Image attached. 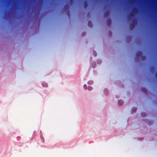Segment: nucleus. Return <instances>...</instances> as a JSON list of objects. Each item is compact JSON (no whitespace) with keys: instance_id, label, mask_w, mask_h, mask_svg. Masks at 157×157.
Returning a JSON list of instances; mask_svg holds the SVG:
<instances>
[{"instance_id":"nucleus-1","label":"nucleus","mask_w":157,"mask_h":157,"mask_svg":"<svg viewBox=\"0 0 157 157\" xmlns=\"http://www.w3.org/2000/svg\"><path fill=\"white\" fill-rule=\"evenodd\" d=\"M142 55V53L140 51L137 52L136 53V56L137 57H140Z\"/></svg>"},{"instance_id":"nucleus-2","label":"nucleus","mask_w":157,"mask_h":157,"mask_svg":"<svg viewBox=\"0 0 157 157\" xmlns=\"http://www.w3.org/2000/svg\"><path fill=\"white\" fill-rule=\"evenodd\" d=\"M109 11H106L105 12V13L104 15H105V17H107L109 15Z\"/></svg>"},{"instance_id":"nucleus-3","label":"nucleus","mask_w":157,"mask_h":157,"mask_svg":"<svg viewBox=\"0 0 157 157\" xmlns=\"http://www.w3.org/2000/svg\"><path fill=\"white\" fill-rule=\"evenodd\" d=\"M134 27V25L132 23H131L130 25V29H133V28Z\"/></svg>"},{"instance_id":"nucleus-4","label":"nucleus","mask_w":157,"mask_h":157,"mask_svg":"<svg viewBox=\"0 0 157 157\" xmlns=\"http://www.w3.org/2000/svg\"><path fill=\"white\" fill-rule=\"evenodd\" d=\"M69 8V5L68 4L64 6V8L65 10H68Z\"/></svg>"},{"instance_id":"nucleus-5","label":"nucleus","mask_w":157,"mask_h":157,"mask_svg":"<svg viewBox=\"0 0 157 157\" xmlns=\"http://www.w3.org/2000/svg\"><path fill=\"white\" fill-rule=\"evenodd\" d=\"M42 86L44 87H47L48 86V85L47 83L44 82L42 83Z\"/></svg>"},{"instance_id":"nucleus-6","label":"nucleus","mask_w":157,"mask_h":157,"mask_svg":"<svg viewBox=\"0 0 157 157\" xmlns=\"http://www.w3.org/2000/svg\"><path fill=\"white\" fill-rule=\"evenodd\" d=\"M88 26L90 27H92V24L90 21H89L88 22Z\"/></svg>"},{"instance_id":"nucleus-7","label":"nucleus","mask_w":157,"mask_h":157,"mask_svg":"<svg viewBox=\"0 0 157 157\" xmlns=\"http://www.w3.org/2000/svg\"><path fill=\"white\" fill-rule=\"evenodd\" d=\"M118 103L120 105H121L123 104V102L122 100H119L118 101Z\"/></svg>"},{"instance_id":"nucleus-8","label":"nucleus","mask_w":157,"mask_h":157,"mask_svg":"<svg viewBox=\"0 0 157 157\" xmlns=\"http://www.w3.org/2000/svg\"><path fill=\"white\" fill-rule=\"evenodd\" d=\"M88 89L89 90V91H90L92 90V88L90 86H89L88 87Z\"/></svg>"},{"instance_id":"nucleus-9","label":"nucleus","mask_w":157,"mask_h":157,"mask_svg":"<svg viewBox=\"0 0 157 157\" xmlns=\"http://www.w3.org/2000/svg\"><path fill=\"white\" fill-rule=\"evenodd\" d=\"M87 6V2H86L84 3V7L85 8H86Z\"/></svg>"},{"instance_id":"nucleus-10","label":"nucleus","mask_w":157,"mask_h":157,"mask_svg":"<svg viewBox=\"0 0 157 157\" xmlns=\"http://www.w3.org/2000/svg\"><path fill=\"white\" fill-rule=\"evenodd\" d=\"M93 54L94 56H96L97 55V54L95 51H93Z\"/></svg>"},{"instance_id":"nucleus-11","label":"nucleus","mask_w":157,"mask_h":157,"mask_svg":"<svg viewBox=\"0 0 157 157\" xmlns=\"http://www.w3.org/2000/svg\"><path fill=\"white\" fill-rule=\"evenodd\" d=\"M136 108H133V110L134 111H136Z\"/></svg>"},{"instance_id":"nucleus-12","label":"nucleus","mask_w":157,"mask_h":157,"mask_svg":"<svg viewBox=\"0 0 157 157\" xmlns=\"http://www.w3.org/2000/svg\"><path fill=\"white\" fill-rule=\"evenodd\" d=\"M155 77H156V78H157V72L156 73Z\"/></svg>"},{"instance_id":"nucleus-13","label":"nucleus","mask_w":157,"mask_h":157,"mask_svg":"<svg viewBox=\"0 0 157 157\" xmlns=\"http://www.w3.org/2000/svg\"><path fill=\"white\" fill-rule=\"evenodd\" d=\"M42 140L43 142H44V138L42 139Z\"/></svg>"},{"instance_id":"nucleus-14","label":"nucleus","mask_w":157,"mask_h":157,"mask_svg":"<svg viewBox=\"0 0 157 157\" xmlns=\"http://www.w3.org/2000/svg\"><path fill=\"white\" fill-rule=\"evenodd\" d=\"M142 114H141V115H142ZM144 115H144V116H143V117H145V116H146V115H145V114H144ZM142 115L143 116V115Z\"/></svg>"},{"instance_id":"nucleus-15","label":"nucleus","mask_w":157,"mask_h":157,"mask_svg":"<svg viewBox=\"0 0 157 157\" xmlns=\"http://www.w3.org/2000/svg\"><path fill=\"white\" fill-rule=\"evenodd\" d=\"M109 20L110 21H111V20L110 19H109Z\"/></svg>"},{"instance_id":"nucleus-16","label":"nucleus","mask_w":157,"mask_h":157,"mask_svg":"<svg viewBox=\"0 0 157 157\" xmlns=\"http://www.w3.org/2000/svg\"><path fill=\"white\" fill-rule=\"evenodd\" d=\"M144 90H146L145 89H144Z\"/></svg>"}]
</instances>
